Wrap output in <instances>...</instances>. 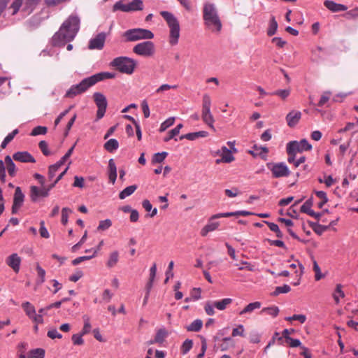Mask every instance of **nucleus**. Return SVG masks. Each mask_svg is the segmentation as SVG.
Instances as JSON below:
<instances>
[{
	"label": "nucleus",
	"instance_id": "1",
	"mask_svg": "<svg viewBox=\"0 0 358 358\" xmlns=\"http://www.w3.org/2000/svg\"><path fill=\"white\" fill-rule=\"evenodd\" d=\"M80 18L77 15H70L62 24L59 31L52 38L53 46H64L73 41L80 29Z\"/></svg>",
	"mask_w": 358,
	"mask_h": 358
},
{
	"label": "nucleus",
	"instance_id": "2",
	"mask_svg": "<svg viewBox=\"0 0 358 358\" xmlns=\"http://www.w3.org/2000/svg\"><path fill=\"white\" fill-rule=\"evenodd\" d=\"M203 19L206 29L211 32L218 34L221 31L222 24L214 3L206 2L203 4Z\"/></svg>",
	"mask_w": 358,
	"mask_h": 358
},
{
	"label": "nucleus",
	"instance_id": "3",
	"mask_svg": "<svg viewBox=\"0 0 358 358\" xmlns=\"http://www.w3.org/2000/svg\"><path fill=\"white\" fill-rule=\"evenodd\" d=\"M160 15L165 20L169 28V44L174 46L178 43L180 38V24L173 14L169 11H161Z\"/></svg>",
	"mask_w": 358,
	"mask_h": 358
},
{
	"label": "nucleus",
	"instance_id": "4",
	"mask_svg": "<svg viewBox=\"0 0 358 358\" xmlns=\"http://www.w3.org/2000/svg\"><path fill=\"white\" fill-rule=\"evenodd\" d=\"M110 66L115 68L120 73L131 75L134 71L136 62L132 58L121 56L113 59Z\"/></svg>",
	"mask_w": 358,
	"mask_h": 358
},
{
	"label": "nucleus",
	"instance_id": "5",
	"mask_svg": "<svg viewBox=\"0 0 358 358\" xmlns=\"http://www.w3.org/2000/svg\"><path fill=\"white\" fill-rule=\"evenodd\" d=\"M122 37H124L125 42H134L140 40L152 39L154 34L146 29L134 28L125 31Z\"/></svg>",
	"mask_w": 358,
	"mask_h": 358
},
{
	"label": "nucleus",
	"instance_id": "6",
	"mask_svg": "<svg viewBox=\"0 0 358 358\" xmlns=\"http://www.w3.org/2000/svg\"><path fill=\"white\" fill-rule=\"evenodd\" d=\"M39 2L40 0H15L10 6L12 15H15L22 7V12L28 15L34 10Z\"/></svg>",
	"mask_w": 358,
	"mask_h": 358
},
{
	"label": "nucleus",
	"instance_id": "7",
	"mask_svg": "<svg viewBox=\"0 0 358 358\" xmlns=\"http://www.w3.org/2000/svg\"><path fill=\"white\" fill-rule=\"evenodd\" d=\"M144 8V4L142 0H132L131 1L124 3L123 1H117L113 7V11L115 12L120 10L125 13H131L143 10Z\"/></svg>",
	"mask_w": 358,
	"mask_h": 358
},
{
	"label": "nucleus",
	"instance_id": "8",
	"mask_svg": "<svg viewBox=\"0 0 358 358\" xmlns=\"http://www.w3.org/2000/svg\"><path fill=\"white\" fill-rule=\"evenodd\" d=\"M91 77H87L81 80L78 84L73 85L66 92L65 96L73 98L74 96L86 92L90 87L93 86Z\"/></svg>",
	"mask_w": 358,
	"mask_h": 358
},
{
	"label": "nucleus",
	"instance_id": "9",
	"mask_svg": "<svg viewBox=\"0 0 358 358\" xmlns=\"http://www.w3.org/2000/svg\"><path fill=\"white\" fill-rule=\"evenodd\" d=\"M133 52L139 56L150 57L155 52V45L152 41L148 40L136 44L133 48Z\"/></svg>",
	"mask_w": 358,
	"mask_h": 358
},
{
	"label": "nucleus",
	"instance_id": "10",
	"mask_svg": "<svg viewBox=\"0 0 358 358\" xmlns=\"http://www.w3.org/2000/svg\"><path fill=\"white\" fill-rule=\"evenodd\" d=\"M266 166L275 178L287 177L290 175L288 166L284 162L268 163Z\"/></svg>",
	"mask_w": 358,
	"mask_h": 358
},
{
	"label": "nucleus",
	"instance_id": "11",
	"mask_svg": "<svg viewBox=\"0 0 358 358\" xmlns=\"http://www.w3.org/2000/svg\"><path fill=\"white\" fill-rule=\"evenodd\" d=\"M93 97H94V101L98 108V110L96 112V119L100 120L105 115L107 105H108L107 99H106V96L100 92L94 93Z\"/></svg>",
	"mask_w": 358,
	"mask_h": 358
},
{
	"label": "nucleus",
	"instance_id": "12",
	"mask_svg": "<svg viewBox=\"0 0 358 358\" xmlns=\"http://www.w3.org/2000/svg\"><path fill=\"white\" fill-rule=\"evenodd\" d=\"M107 37V34L105 32H100L94 38H92L89 41L88 48L90 50H101L103 48L105 41Z\"/></svg>",
	"mask_w": 358,
	"mask_h": 358
},
{
	"label": "nucleus",
	"instance_id": "13",
	"mask_svg": "<svg viewBox=\"0 0 358 358\" xmlns=\"http://www.w3.org/2000/svg\"><path fill=\"white\" fill-rule=\"evenodd\" d=\"M24 194L22 192L20 187H17L15 190L13 196V202L12 206V213L16 214L18 213L20 208L22 206L24 201Z\"/></svg>",
	"mask_w": 358,
	"mask_h": 358
},
{
	"label": "nucleus",
	"instance_id": "14",
	"mask_svg": "<svg viewBox=\"0 0 358 358\" xmlns=\"http://www.w3.org/2000/svg\"><path fill=\"white\" fill-rule=\"evenodd\" d=\"M6 263L13 270L15 273H17L20 271L21 258L17 254L13 253L6 258Z\"/></svg>",
	"mask_w": 358,
	"mask_h": 358
},
{
	"label": "nucleus",
	"instance_id": "15",
	"mask_svg": "<svg viewBox=\"0 0 358 358\" xmlns=\"http://www.w3.org/2000/svg\"><path fill=\"white\" fill-rule=\"evenodd\" d=\"M48 195L45 187L39 188L34 185L30 187V199L33 202H36L39 197H47Z\"/></svg>",
	"mask_w": 358,
	"mask_h": 358
},
{
	"label": "nucleus",
	"instance_id": "16",
	"mask_svg": "<svg viewBox=\"0 0 358 358\" xmlns=\"http://www.w3.org/2000/svg\"><path fill=\"white\" fill-rule=\"evenodd\" d=\"M301 112L299 110H291L286 116V121L289 127H294L301 118Z\"/></svg>",
	"mask_w": 358,
	"mask_h": 358
},
{
	"label": "nucleus",
	"instance_id": "17",
	"mask_svg": "<svg viewBox=\"0 0 358 358\" xmlns=\"http://www.w3.org/2000/svg\"><path fill=\"white\" fill-rule=\"evenodd\" d=\"M13 158L15 161L24 163H34L36 162L34 157L28 152H17L13 155Z\"/></svg>",
	"mask_w": 358,
	"mask_h": 358
},
{
	"label": "nucleus",
	"instance_id": "18",
	"mask_svg": "<svg viewBox=\"0 0 358 358\" xmlns=\"http://www.w3.org/2000/svg\"><path fill=\"white\" fill-rule=\"evenodd\" d=\"M116 76L115 73L112 72H100L94 75L91 76V79L93 82L94 85L97 83L106 80L114 78Z\"/></svg>",
	"mask_w": 358,
	"mask_h": 358
},
{
	"label": "nucleus",
	"instance_id": "19",
	"mask_svg": "<svg viewBox=\"0 0 358 358\" xmlns=\"http://www.w3.org/2000/svg\"><path fill=\"white\" fill-rule=\"evenodd\" d=\"M216 154L222 156V160L224 163H231L234 160L231 150L228 149L226 146H222L221 150L216 152Z\"/></svg>",
	"mask_w": 358,
	"mask_h": 358
},
{
	"label": "nucleus",
	"instance_id": "20",
	"mask_svg": "<svg viewBox=\"0 0 358 358\" xmlns=\"http://www.w3.org/2000/svg\"><path fill=\"white\" fill-rule=\"evenodd\" d=\"M324 6L332 12L345 11L348 7L341 3H337L331 0H326L324 2Z\"/></svg>",
	"mask_w": 358,
	"mask_h": 358
},
{
	"label": "nucleus",
	"instance_id": "21",
	"mask_svg": "<svg viewBox=\"0 0 358 358\" xmlns=\"http://www.w3.org/2000/svg\"><path fill=\"white\" fill-rule=\"evenodd\" d=\"M108 174L110 182L115 184L117 179V167L113 159L108 161Z\"/></svg>",
	"mask_w": 358,
	"mask_h": 358
},
{
	"label": "nucleus",
	"instance_id": "22",
	"mask_svg": "<svg viewBox=\"0 0 358 358\" xmlns=\"http://www.w3.org/2000/svg\"><path fill=\"white\" fill-rule=\"evenodd\" d=\"M215 219L210 218L208 224L205 225L201 231V235L206 236L209 232L213 231L217 229L220 225L218 222L213 221Z\"/></svg>",
	"mask_w": 358,
	"mask_h": 358
},
{
	"label": "nucleus",
	"instance_id": "23",
	"mask_svg": "<svg viewBox=\"0 0 358 358\" xmlns=\"http://www.w3.org/2000/svg\"><path fill=\"white\" fill-rule=\"evenodd\" d=\"M208 136V132L206 131H199L196 132L188 133L180 136V139H187L189 141H194L199 138H205Z\"/></svg>",
	"mask_w": 358,
	"mask_h": 358
},
{
	"label": "nucleus",
	"instance_id": "24",
	"mask_svg": "<svg viewBox=\"0 0 358 358\" xmlns=\"http://www.w3.org/2000/svg\"><path fill=\"white\" fill-rule=\"evenodd\" d=\"M156 272H157V265L155 263H154L150 269V277H149V280L145 286L146 293L148 294H150V290L152 287L153 282L155 280V278L156 275Z\"/></svg>",
	"mask_w": 358,
	"mask_h": 358
},
{
	"label": "nucleus",
	"instance_id": "25",
	"mask_svg": "<svg viewBox=\"0 0 358 358\" xmlns=\"http://www.w3.org/2000/svg\"><path fill=\"white\" fill-rule=\"evenodd\" d=\"M202 120L203 121L209 126L214 131L215 130L213 123L215 122L214 117L210 112V110H208L206 112L205 110H202Z\"/></svg>",
	"mask_w": 358,
	"mask_h": 358
},
{
	"label": "nucleus",
	"instance_id": "26",
	"mask_svg": "<svg viewBox=\"0 0 358 358\" xmlns=\"http://www.w3.org/2000/svg\"><path fill=\"white\" fill-rule=\"evenodd\" d=\"M103 148L109 152H114L119 148V143L115 138H110L104 143Z\"/></svg>",
	"mask_w": 358,
	"mask_h": 358
},
{
	"label": "nucleus",
	"instance_id": "27",
	"mask_svg": "<svg viewBox=\"0 0 358 358\" xmlns=\"http://www.w3.org/2000/svg\"><path fill=\"white\" fill-rule=\"evenodd\" d=\"M4 160H5V164L7 166V170H8V174L11 177L15 176V173H16V167H15V165L12 158L9 155H7L5 157Z\"/></svg>",
	"mask_w": 358,
	"mask_h": 358
},
{
	"label": "nucleus",
	"instance_id": "28",
	"mask_svg": "<svg viewBox=\"0 0 358 358\" xmlns=\"http://www.w3.org/2000/svg\"><path fill=\"white\" fill-rule=\"evenodd\" d=\"M213 303L217 309L219 310H224L232 303V299L230 298H225L220 301H214Z\"/></svg>",
	"mask_w": 358,
	"mask_h": 358
},
{
	"label": "nucleus",
	"instance_id": "29",
	"mask_svg": "<svg viewBox=\"0 0 358 358\" xmlns=\"http://www.w3.org/2000/svg\"><path fill=\"white\" fill-rule=\"evenodd\" d=\"M36 270L37 271V278L36 280V284L40 285L45 281V271L41 268L39 264H36Z\"/></svg>",
	"mask_w": 358,
	"mask_h": 358
},
{
	"label": "nucleus",
	"instance_id": "30",
	"mask_svg": "<svg viewBox=\"0 0 358 358\" xmlns=\"http://www.w3.org/2000/svg\"><path fill=\"white\" fill-rule=\"evenodd\" d=\"M136 185H133L127 187L122 191H121L119 194V198L120 199H124L126 197L131 195L137 189Z\"/></svg>",
	"mask_w": 358,
	"mask_h": 358
},
{
	"label": "nucleus",
	"instance_id": "31",
	"mask_svg": "<svg viewBox=\"0 0 358 358\" xmlns=\"http://www.w3.org/2000/svg\"><path fill=\"white\" fill-rule=\"evenodd\" d=\"M222 343L220 345L219 348L221 351H227L231 347H234V341L231 337H226L222 338Z\"/></svg>",
	"mask_w": 358,
	"mask_h": 358
},
{
	"label": "nucleus",
	"instance_id": "32",
	"mask_svg": "<svg viewBox=\"0 0 358 358\" xmlns=\"http://www.w3.org/2000/svg\"><path fill=\"white\" fill-rule=\"evenodd\" d=\"M203 326L201 320L197 319L193 321L189 325L186 327L188 331L198 332L201 330Z\"/></svg>",
	"mask_w": 358,
	"mask_h": 358
},
{
	"label": "nucleus",
	"instance_id": "33",
	"mask_svg": "<svg viewBox=\"0 0 358 358\" xmlns=\"http://www.w3.org/2000/svg\"><path fill=\"white\" fill-rule=\"evenodd\" d=\"M310 258L313 262V269L315 272V279L318 281L323 278L324 275L321 273L320 268L312 255H310Z\"/></svg>",
	"mask_w": 358,
	"mask_h": 358
},
{
	"label": "nucleus",
	"instance_id": "34",
	"mask_svg": "<svg viewBox=\"0 0 358 358\" xmlns=\"http://www.w3.org/2000/svg\"><path fill=\"white\" fill-rule=\"evenodd\" d=\"M287 153H295L301 152L299 143L296 141H290L287 144L286 146Z\"/></svg>",
	"mask_w": 358,
	"mask_h": 358
},
{
	"label": "nucleus",
	"instance_id": "35",
	"mask_svg": "<svg viewBox=\"0 0 358 358\" xmlns=\"http://www.w3.org/2000/svg\"><path fill=\"white\" fill-rule=\"evenodd\" d=\"M260 307L261 303L259 301L250 303L246 306L245 308L239 313V314L241 315L245 313H252L254 310L259 308Z\"/></svg>",
	"mask_w": 358,
	"mask_h": 358
},
{
	"label": "nucleus",
	"instance_id": "36",
	"mask_svg": "<svg viewBox=\"0 0 358 358\" xmlns=\"http://www.w3.org/2000/svg\"><path fill=\"white\" fill-rule=\"evenodd\" d=\"M22 307L29 318L36 313L34 306L28 301L23 303Z\"/></svg>",
	"mask_w": 358,
	"mask_h": 358
},
{
	"label": "nucleus",
	"instance_id": "37",
	"mask_svg": "<svg viewBox=\"0 0 358 358\" xmlns=\"http://www.w3.org/2000/svg\"><path fill=\"white\" fill-rule=\"evenodd\" d=\"M278 29V22L275 20V18L274 16H272L270 22H269V27L267 30V34L269 36H271L274 35L277 31Z\"/></svg>",
	"mask_w": 358,
	"mask_h": 358
},
{
	"label": "nucleus",
	"instance_id": "38",
	"mask_svg": "<svg viewBox=\"0 0 358 358\" xmlns=\"http://www.w3.org/2000/svg\"><path fill=\"white\" fill-rule=\"evenodd\" d=\"M193 341L191 339H186L181 345L180 352L182 355H186L192 348Z\"/></svg>",
	"mask_w": 358,
	"mask_h": 358
},
{
	"label": "nucleus",
	"instance_id": "39",
	"mask_svg": "<svg viewBox=\"0 0 358 358\" xmlns=\"http://www.w3.org/2000/svg\"><path fill=\"white\" fill-rule=\"evenodd\" d=\"M19 132L17 129H14L11 133L8 134L1 144L2 148H5L6 145L14 138L15 136Z\"/></svg>",
	"mask_w": 358,
	"mask_h": 358
},
{
	"label": "nucleus",
	"instance_id": "40",
	"mask_svg": "<svg viewBox=\"0 0 358 358\" xmlns=\"http://www.w3.org/2000/svg\"><path fill=\"white\" fill-rule=\"evenodd\" d=\"M118 262V253L115 251L112 252L109 257V259L106 263V265L109 268L114 267Z\"/></svg>",
	"mask_w": 358,
	"mask_h": 358
},
{
	"label": "nucleus",
	"instance_id": "41",
	"mask_svg": "<svg viewBox=\"0 0 358 358\" xmlns=\"http://www.w3.org/2000/svg\"><path fill=\"white\" fill-rule=\"evenodd\" d=\"M339 296L341 298H343L345 296V294L343 291L342 290V285L341 284H338L336 285V289L334 293L333 294V298L336 302V303H339Z\"/></svg>",
	"mask_w": 358,
	"mask_h": 358
},
{
	"label": "nucleus",
	"instance_id": "42",
	"mask_svg": "<svg viewBox=\"0 0 358 358\" xmlns=\"http://www.w3.org/2000/svg\"><path fill=\"white\" fill-rule=\"evenodd\" d=\"M166 336L167 333L165 329H159L155 336L154 342H157V343H162L164 341V338L166 337Z\"/></svg>",
	"mask_w": 358,
	"mask_h": 358
},
{
	"label": "nucleus",
	"instance_id": "43",
	"mask_svg": "<svg viewBox=\"0 0 358 358\" xmlns=\"http://www.w3.org/2000/svg\"><path fill=\"white\" fill-rule=\"evenodd\" d=\"M61 166L57 162L52 165H50L48 169V179L52 180L55 176L56 173L59 171Z\"/></svg>",
	"mask_w": 358,
	"mask_h": 358
},
{
	"label": "nucleus",
	"instance_id": "44",
	"mask_svg": "<svg viewBox=\"0 0 358 358\" xmlns=\"http://www.w3.org/2000/svg\"><path fill=\"white\" fill-rule=\"evenodd\" d=\"M96 252H97V250H95L93 251V254L92 255H85V256H82V257L76 258L75 259H73L72 261V264L74 266H76L85 260H89V259H92V257H94L95 256V255L96 254Z\"/></svg>",
	"mask_w": 358,
	"mask_h": 358
},
{
	"label": "nucleus",
	"instance_id": "45",
	"mask_svg": "<svg viewBox=\"0 0 358 358\" xmlns=\"http://www.w3.org/2000/svg\"><path fill=\"white\" fill-rule=\"evenodd\" d=\"M175 122V117H171L167 118L165 121H164L159 127V131L163 132L165 130H166L169 127L172 126L174 124Z\"/></svg>",
	"mask_w": 358,
	"mask_h": 358
},
{
	"label": "nucleus",
	"instance_id": "46",
	"mask_svg": "<svg viewBox=\"0 0 358 358\" xmlns=\"http://www.w3.org/2000/svg\"><path fill=\"white\" fill-rule=\"evenodd\" d=\"M83 318L84 320V326L80 333L82 334V335H85L90 332L91 324L90 322V317L87 315H84Z\"/></svg>",
	"mask_w": 358,
	"mask_h": 358
},
{
	"label": "nucleus",
	"instance_id": "47",
	"mask_svg": "<svg viewBox=\"0 0 358 358\" xmlns=\"http://www.w3.org/2000/svg\"><path fill=\"white\" fill-rule=\"evenodd\" d=\"M262 313H264L266 314L270 315L273 317H276L279 313V308L277 306H271L267 308H264L262 310Z\"/></svg>",
	"mask_w": 358,
	"mask_h": 358
},
{
	"label": "nucleus",
	"instance_id": "48",
	"mask_svg": "<svg viewBox=\"0 0 358 358\" xmlns=\"http://www.w3.org/2000/svg\"><path fill=\"white\" fill-rule=\"evenodd\" d=\"M202 101V110H205L206 112H208V110H210L211 99L209 95L204 94L203 96Z\"/></svg>",
	"mask_w": 358,
	"mask_h": 358
},
{
	"label": "nucleus",
	"instance_id": "49",
	"mask_svg": "<svg viewBox=\"0 0 358 358\" xmlns=\"http://www.w3.org/2000/svg\"><path fill=\"white\" fill-rule=\"evenodd\" d=\"M47 131L48 129L46 127L37 126L32 129L31 136H36L38 135H43L47 133Z\"/></svg>",
	"mask_w": 358,
	"mask_h": 358
},
{
	"label": "nucleus",
	"instance_id": "50",
	"mask_svg": "<svg viewBox=\"0 0 358 358\" xmlns=\"http://www.w3.org/2000/svg\"><path fill=\"white\" fill-rule=\"evenodd\" d=\"M72 213V210L68 207H64L62 209V219L61 222L63 224H66L69 214Z\"/></svg>",
	"mask_w": 358,
	"mask_h": 358
},
{
	"label": "nucleus",
	"instance_id": "51",
	"mask_svg": "<svg viewBox=\"0 0 358 358\" xmlns=\"http://www.w3.org/2000/svg\"><path fill=\"white\" fill-rule=\"evenodd\" d=\"M271 95H276L280 96L282 99H285L287 98L290 94V90H278L276 91H274L271 93H270Z\"/></svg>",
	"mask_w": 358,
	"mask_h": 358
},
{
	"label": "nucleus",
	"instance_id": "52",
	"mask_svg": "<svg viewBox=\"0 0 358 358\" xmlns=\"http://www.w3.org/2000/svg\"><path fill=\"white\" fill-rule=\"evenodd\" d=\"M168 152H162L155 153L152 157V163H161L167 157Z\"/></svg>",
	"mask_w": 358,
	"mask_h": 358
},
{
	"label": "nucleus",
	"instance_id": "53",
	"mask_svg": "<svg viewBox=\"0 0 358 358\" xmlns=\"http://www.w3.org/2000/svg\"><path fill=\"white\" fill-rule=\"evenodd\" d=\"M290 290L291 288L288 285H284L282 286L276 287L273 294L277 296L282 293H288Z\"/></svg>",
	"mask_w": 358,
	"mask_h": 358
},
{
	"label": "nucleus",
	"instance_id": "54",
	"mask_svg": "<svg viewBox=\"0 0 358 358\" xmlns=\"http://www.w3.org/2000/svg\"><path fill=\"white\" fill-rule=\"evenodd\" d=\"M112 225V222L110 219H106L104 220H101L99 222L97 229L99 231H105L110 227Z\"/></svg>",
	"mask_w": 358,
	"mask_h": 358
},
{
	"label": "nucleus",
	"instance_id": "55",
	"mask_svg": "<svg viewBox=\"0 0 358 358\" xmlns=\"http://www.w3.org/2000/svg\"><path fill=\"white\" fill-rule=\"evenodd\" d=\"M215 306H214L213 301H208L206 303L204 306V310L206 313L208 315H213L215 314L214 308Z\"/></svg>",
	"mask_w": 358,
	"mask_h": 358
},
{
	"label": "nucleus",
	"instance_id": "56",
	"mask_svg": "<svg viewBox=\"0 0 358 358\" xmlns=\"http://www.w3.org/2000/svg\"><path fill=\"white\" fill-rule=\"evenodd\" d=\"M298 143H299L301 152H302L303 151L310 150L312 149V145L305 138L301 140L300 141H298Z\"/></svg>",
	"mask_w": 358,
	"mask_h": 358
},
{
	"label": "nucleus",
	"instance_id": "57",
	"mask_svg": "<svg viewBox=\"0 0 358 358\" xmlns=\"http://www.w3.org/2000/svg\"><path fill=\"white\" fill-rule=\"evenodd\" d=\"M31 357L34 358H44L45 357V350L42 348H36L31 350L30 352Z\"/></svg>",
	"mask_w": 358,
	"mask_h": 358
},
{
	"label": "nucleus",
	"instance_id": "58",
	"mask_svg": "<svg viewBox=\"0 0 358 358\" xmlns=\"http://www.w3.org/2000/svg\"><path fill=\"white\" fill-rule=\"evenodd\" d=\"M39 148L45 156H49L51 155L48 149V145L46 141H41L38 144Z\"/></svg>",
	"mask_w": 358,
	"mask_h": 358
},
{
	"label": "nucleus",
	"instance_id": "59",
	"mask_svg": "<svg viewBox=\"0 0 358 358\" xmlns=\"http://www.w3.org/2000/svg\"><path fill=\"white\" fill-rule=\"evenodd\" d=\"M271 231L276 233V236L279 238L282 237L281 231H280L279 227L277 224L273 222H266Z\"/></svg>",
	"mask_w": 358,
	"mask_h": 358
},
{
	"label": "nucleus",
	"instance_id": "60",
	"mask_svg": "<svg viewBox=\"0 0 358 358\" xmlns=\"http://www.w3.org/2000/svg\"><path fill=\"white\" fill-rule=\"evenodd\" d=\"M83 336L84 335H82L81 333L73 334L71 338L73 343L76 345H83L84 343V340L83 339Z\"/></svg>",
	"mask_w": 358,
	"mask_h": 358
},
{
	"label": "nucleus",
	"instance_id": "61",
	"mask_svg": "<svg viewBox=\"0 0 358 358\" xmlns=\"http://www.w3.org/2000/svg\"><path fill=\"white\" fill-rule=\"evenodd\" d=\"M313 204V198H309L307 199L305 203L301 206V212L305 213L306 211H308V210L311 209V207Z\"/></svg>",
	"mask_w": 358,
	"mask_h": 358
},
{
	"label": "nucleus",
	"instance_id": "62",
	"mask_svg": "<svg viewBox=\"0 0 358 358\" xmlns=\"http://www.w3.org/2000/svg\"><path fill=\"white\" fill-rule=\"evenodd\" d=\"M201 352L199 354H198V355L196 356V358H203L204 357L205 352L207 349L206 339L203 336L201 337Z\"/></svg>",
	"mask_w": 358,
	"mask_h": 358
},
{
	"label": "nucleus",
	"instance_id": "63",
	"mask_svg": "<svg viewBox=\"0 0 358 358\" xmlns=\"http://www.w3.org/2000/svg\"><path fill=\"white\" fill-rule=\"evenodd\" d=\"M231 336L233 337H236L237 336H244V327L242 324L238 326V327L234 328L232 331Z\"/></svg>",
	"mask_w": 358,
	"mask_h": 358
},
{
	"label": "nucleus",
	"instance_id": "64",
	"mask_svg": "<svg viewBox=\"0 0 358 358\" xmlns=\"http://www.w3.org/2000/svg\"><path fill=\"white\" fill-rule=\"evenodd\" d=\"M47 336L52 339L62 338V335L56 329H50L47 333Z\"/></svg>",
	"mask_w": 358,
	"mask_h": 358
}]
</instances>
